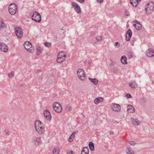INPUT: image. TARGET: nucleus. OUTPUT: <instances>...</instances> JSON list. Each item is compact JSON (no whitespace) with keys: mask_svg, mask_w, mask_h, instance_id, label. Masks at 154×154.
I'll return each mask as SVG.
<instances>
[{"mask_svg":"<svg viewBox=\"0 0 154 154\" xmlns=\"http://www.w3.org/2000/svg\"><path fill=\"white\" fill-rule=\"evenodd\" d=\"M154 9V3L153 2H149L146 5L145 10L147 14H150Z\"/></svg>","mask_w":154,"mask_h":154,"instance_id":"1","label":"nucleus"},{"mask_svg":"<svg viewBox=\"0 0 154 154\" xmlns=\"http://www.w3.org/2000/svg\"><path fill=\"white\" fill-rule=\"evenodd\" d=\"M25 49L27 50L30 52L32 53L34 52V47L32 46V44L28 41L25 42L23 45Z\"/></svg>","mask_w":154,"mask_h":154,"instance_id":"2","label":"nucleus"},{"mask_svg":"<svg viewBox=\"0 0 154 154\" xmlns=\"http://www.w3.org/2000/svg\"><path fill=\"white\" fill-rule=\"evenodd\" d=\"M53 107L54 110L57 112H60L62 110L61 104L57 102L54 103L53 105Z\"/></svg>","mask_w":154,"mask_h":154,"instance_id":"3","label":"nucleus"},{"mask_svg":"<svg viewBox=\"0 0 154 154\" xmlns=\"http://www.w3.org/2000/svg\"><path fill=\"white\" fill-rule=\"evenodd\" d=\"M17 7L15 4H11L9 6L8 10L9 13L12 15L15 14L17 11Z\"/></svg>","mask_w":154,"mask_h":154,"instance_id":"4","label":"nucleus"},{"mask_svg":"<svg viewBox=\"0 0 154 154\" xmlns=\"http://www.w3.org/2000/svg\"><path fill=\"white\" fill-rule=\"evenodd\" d=\"M77 74L79 78L82 81L85 80V76L84 71L82 69H78Z\"/></svg>","mask_w":154,"mask_h":154,"instance_id":"5","label":"nucleus"},{"mask_svg":"<svg viewBox=\"0 0 154 154\" xmlns=\"http://www.w3.org/2000/svg\"><path fill=\"white\" fill-rule=\"evenodd\" d=\"M32 19L35 21L40 22L41 20V16L37 12H34L32 16Z\"/></svg>","mask_w":154,"mask_h":154,"instance_id":"6","label":"nucleus"},{"mask_svg":"<svg viewBox=\"0 0 154 154\" xmlns=\"http://www.w3.org/2000/svg\"><path fill=\"white\" fill-rule=\"evenodd\" d=\"M15 32L16 35L19 38H22L23 32L22 29L19 27H17L15 28Z\"/></svg>","mask_w":154,"mask_h":154,"instance_id":"7","label":"nucleus"},{"mask_svg":"<svg viewBox=\"0 0 154 154\" xmlns=\"http://www.w3.org/2000/svg\"><path fill=\"white\" fill-rule=\"evenodd\" d=\"M71 5L72 7L74 8L75 11L78 13H81V9L79 5L76 2H72Z\"/></svg>","mask_w":154,"mask_h":154,"instance_id":"8","label":"nucleus"},{"mask_svg":"<svg viewBox=\"0 0 154 154\" xmlns=\"http://www.w3.org/2000/svg\"><path fill=\"white\" fill-rule=\"evenodd\" d=\"M0 49L2 51L7 52L8 51V48L6 44L2 43L0 44Z\"/></svg>","mask_w":154,"mask_h":154,"instance_id":"9","label":"nucleus"},{"mask_svg":"<svg viewBox=\"0 0 154 154\" xmlns=\"http://www.w3.org/2000/svg\"><path fill=\"white\" fill-rule=\"evenodd\" d=\"M63 55H61L60 53L58 54L57 61L58 63H61L64 61L65 59L66 55L63 54Z\"/></svg>","mask_w":154,"mask_h":154,"instance_id":"10","label":"nucleus"},{"mask_svg":"<svg viewBox=\"0 0 154 154\" xmlns=\"http://www.w3.org/2000/svg\"><path fill=\"white\" fill-rule=\"evenodd\" d=\"M32 140V142L34 143L35 145H38L42 143V141L40 138L35 137Z\"/></svg>","mask_w":154,"mask_h":154,"instance_id":"11","label":"nucleus"},{"mask_svg":"<svg viewBox=\"0 0 154 154\" xmlns=\"http://www.w3.org/2000/svg\"><path fill=\"white\" fill-rule=\"evenodd\" d=\"M34 125L35 129L43 127V123L39 120L36 121Z\"/></svg>","mask_w":154,"mask_h":154,"instance_id":"12","label":"nucleus"},{"mask_svg":"<svg viewBox=\"0 0 154 154\" xmlns=\"http://www.w3.org/2000/svg\"><path fill=\"white\" fill-rule=\"evenodd\" d=\"M112 109L113 111L118 112L120 111L121 109V106L118 104L114 103L112 107Z\"/></svg>","mask_w":154,"mask_h":154,"instance_id":"13","label":"nucleus"},{"mask_svg":"<svg viewBox=\"0 0 154 154\" xmlns=\"http://www.w3.org/2000/svg\"><path fill=\"white\" fill-rule=\"evenodd\" d=\"M132 35V31L130 29H129L126 34V40L127 41H129L130 40Z\"/></svg>","mask_w":154,"mask_h":154,"instance_id":"14","label":"nucleus"},{"mask_svg":"<svg viewBox=\"0 0 154 154\" xmlns=\"http://www.w3.org/2000/svg\"><path fill=\"white\" fill-rule=\"evenodd\" d=\"M44 116L48 120L51 119V116L50 112L48 110H46L44 111Z\"/></svg>","mask_w":154,"mask_h":154,"instance_id":"15","label":"nucleus"},{"mask_svg":"<svg viewBox=\"0 0 154 154\" xmlns=\"http://www.w3.org/2000/svg\"><path fill=\"white\" fill-rule=\"evenodd\" d=\"M146 55L148 57H152L154 56V51L152 49L148 50L146 53Z\"/></svg>","mask_w":154,"mask_h":154,"instance_id":"16","label":"nucleus"},{"mask_svg":"<svg viewBox=\"0 0 154 154\" xmlns=\"http://www.w3.org/2000/svg\"><path fill=\"white\" fill-rule=\"evenodd\" d=\"M134 23H136V24H134V26H135L136 29L138 30H140L141 29V25L140 23L139 22H138L137 20L134 21Z\"/></svg>","mask_w":154,"mask_h":154,"instance_id":"17","label":"nucleus"},{"mask_svg":"<svg viewBox=\"0 0 154 154\" xmlns=\"http://www.w3.org/2000/svg\"><path fill=\"white\" fill-rule=\"evenodd\" d=\"M141 0H130V3L132 5L135 7L137 6L139 2H140Z\"/></svg>","mask_w":154,"mask_h":154,"instance_id":"18","label":"nucleus"},{"mask_svg":"<svg viewBox=\"0 0 154 154\" xmlns=\"http://www.w3.org/2000/svg\"><path fill=\"white\" fill-rule=\"evenodd\" d=\"M127 110L128 112H133L135 111V109L131 105H128L127 107Z\"/></svg>","mask_w":154,"mask_h":154,"instance_id":"19","label":"nucleus"},{"mask_svg":"<svg viewBox=\"0 0 154 154\" xmlns=\"http://www.w3.org/2000/svg\"><path fill=\"white\" fill-rule=\"evenodd\" d=\"M37 133L40 134H43L45 132V128L43 127L40 128H38L35 129Z\"/></svg>","mask_w":154,"mask_h":154,"instance_id":"20","label":"nucleus"},{"mask_svg":"<svg viewBox=\"0 0 154 154\" xmlns=\"http://www.w3.org/2000/svg\"><path fill=\"white\" fill-rule=\"evenodd\" d=\"M103 101V98L102 97H98L95 99L94 100V102L96 104H98L99 102H102Z\"/></svg>","mask_w":154,"mask_h":154,"instance_id":"21","label":"nucleus"},{"mask_svg":"<svg viewBox=\"0 0 154 154\" xmlns=\"http://www.w3.org/2000/svg\"><path fill=\"white\" fill-rule=\"evenodd\" d=\"M89 150L88 147H84L81 152V154H88Z\"/></svg>","mask_w":154,"mask_h":154,"instance_id":"22","label":"nucleus"},{"mask_svg":"<svg viewBox=\"0 0 154 154\" xmlns=\"http://www.w3.org/2000/svg\"><path fill=\"white\" fill-rule=\"evenodd\" d=\"M88 79L94 85H97V84L98 80L97 79L95 78L91 79L89 77L88 78Z\"/></svg>","mask_w":154,"mask_h":154,"instance_id":"23","label":"nucleus"},{"mask_svg":"<svg viewBox=\"0 0 154 154\" xmlns=\"http://www.w3.org/2000/svg\"><path fill=\"white\" fill-rule=\"evenodd\" d=\"M126 60L127 58L125 56H123L121 57V61L122 64H126L127 63Z\"/></svg>","mask_w":154,"mask_h":154,"instance_id":"24","label":"nucleus"},{"mask_svg":"<svg viewBox=\"0 0 154 154\" xmlns=\"http://www.w3.org/2000/svg\"><path fill=\"white\" fill-rule=\"evenodd\" d=\"M126 154H134V151L130 148H127L126 149Z\"/></svg>","mask_w":154,"mask_h":154,"instance_id":"25","label":"nucleus"},{"mask_svg":"<svg viewBox=\"0 0 154 154\" xmlns=\"http://www.w3.org/2000/svg\"><path fill=\"white\" fill-rule=\"evenodd\" d=\"M88 145L90 150L92 151H94V143L91 142H90Z\"/></svg>","mask_w":154,"mask_h":154,"instance_id":"26","label":"nucleus"},{"mask_svg":"<svg viewBox=\"0 0 154 154\" xmlns=\"http://www.w3.org/2000/svg\"><path fill=\"white\" fill-rule=\"evenodd\" d=\"M131 120H132V123L133 124L136 125H138L140 123V122L137 119H134L132 118L131 119Z\"/></svg>","mask_w":154,"mask_h":154,"instance_id":"27","label":"nucleus"},{"mask_svg":"<svg viewBox=\"0 0 154 154\" xmlns=\"http://www.w3.org/2000/svg\"><path fill=\"white\" fill-rule=\"evenodd\" d=\"M129 86L132 88H135L137 87V84L134 82H132L129 83Z\"/></svg>","mask_w":154,"mask_h":154,"instance_id":"28","label":"nucleus"},{"mask_svg":"<svg viewBox=\"0 0 154 154\" xmlns=\"http://www.w3.org/2000/svg\"><path fill=\"white\" fill-rule=\"evenodd\" d=\"M37 51L36 53L38 55H39L41 53L42 51V48H41L40 47L38 46L36 47Z\"/></svg>","mask_w":154,"mask_h":154,"instance_id":"29","label":"nucleus"},{"mask_svg":"<svg viewBox=\"0 0 154 154\" xmlns=\"http://www.w3.org/2000/svg\"><path fill=\"white\" fill-rule=\"evenodd\" d=\"M6 26V24L3 22L2 20H0V29L5 27Z\"/></svg>","mask_w":154,"mask_h":154,"instance_id":"30","label":"nucleus"},{"mask_svg":"<svg viewBox=\"0 0 154 154\" xmlns=\"http://www.w3.org/2000/svg\"><path fill=\"white\" fill-rule=\"evenodd\" d=\"M53 153H59V149L58 148H55L53 150Z\"/></svg>","mask_w":154,"mask_h":154,"instance_id":"31","label":"nucleus"},{"mask_svg":"<svg viewBox=\"0 0 154 154\" xmlns=\"http://www.w3.org/2000/svg\"><path fill=\"white\" fill-rule=\"evenodd\" d=\"M72 109V107L70 105L67 106L66 108V110L67 111L69 112Z\"/></svg>","mask_w":154,"mask_h":154,"instance_id":"32","label":"nucleus"},{"mask_svg":"<svg viewBox=\"0 0 154 154\" xmlns=\"http://www.w3.org/2000/svg\"><path fill=\"white\" fill-rule=\"evenodd\" d=\"M128 142L131 146H134L136 144L135 142L134 141H131V140H128Z\"/></svg>","mask_w":154,"mask_h":154,"instance_id":"33","label":"nucleus"},{"mask_svg":"<svg viewBox=\"0 0 154 154\" xmlns=\"http://www.w3.org/2000/svg\"><path fill=\"white\" fill-rule=\"evenodd\" d=\"M136 38H132L131 42V44L132 46L134 45V42L136 41Z\"/></svg>","mask_w":154,"mask_h":154,"instance_id":"34","label":"nucleus"},{"mask_svg":"<svg viewBox=\"0 0 154 154\" xmlns=\"http://www.w3.org/2000/svg\"><path fill=\"white\" fill-rule=\"evenodd\" d=\"M14 72L13 71H11L10 73H8V76L10 78H11L14 76Z\"/></svg>","mask_w":154,"mask_h":154,"instance_id":"35","label":"nucleus"},{"mask_svg":"<svg viewBox=\"0 0 154 154\" xmlns=\"http://www.w3.org/2000/svg\"><path fill=\"white\" fill-rule=\"evenodd\" d=\"M44 45H45L46 47H49L50 46H51V43L48 42H46L44 43Z\"/></svg>","mask_w":154,"mask_h":154,"instance_id":"36","label":"nucleus"},{"mask_svg":"<svg viewBox=\"0 0 154 154\" xmlns=\"http://www.w3.org/2000/svg\"><path fill=\"white\" fill-rule=\"evenodd\" d=\"M60 34H57L56 36L54 37V39H55V40H56L57 38H59V39H61L62 38L60 37Z\"/></svg>","mask_w":154,"mask_h":154,"instance_id":"37","label":"nucleus"},{"mask_svg":"<svg viewBox=\"0 0 154 154\" xmlns=\"http://www.w3.org/2000/svg\"><path fill=\"white\" fill-rule=\"evenodd\" d=\"M133 54L132 52H129L128 53V56L129 58H131L133 57Z\"/></svg>","mask_w":154,"mask_h":154,"instance_id":"38","label":"nucleus"},{"mask_svg":"<svg viewBox=\"0 0 154 154\" xmlns=\"http://www.w3.org/2000/svg\"><path fill=\"white\" fill-rule=\"evenodd\" d=\"M96 38L97 41H100L102 40V38L100 36H98L97 37H96Z\"/></svg>","mask_w":154,"mask_h":154,"instance_id":"39","label":"nucleus"},{"mask_svg":"<svg viewBox=\"0 0 154 154\" xmlns=\"http://www.w3.org/2000/svg\"><path fill=\"white\" fill-rule=\"evenodd\" d=\"M4 131L6 135L8 136L10 134V132L8 129L5 130Z\"/></svg>","mask_w":154,"mask_h":154,"instance_id":"40","label":"nucleus"},{"mask_svg":"<svg viewBox=\"0 0 154 154\" xmlns=\"http://www.w3.org/2000/svg\"><path fill=\"white\" fill-rule=\"evenodd\" d=\"M67 154H75V153L72 150H68Z\"/></svg>","mask_w":154,"mask_h":154,"instance_id":"41","label":"nucleus"},{"mask_svg":"<svg viewBox=\"0 0 154 154\" xmlns=\"http://www.w3.org/2000/svg\"><path fill=\"white\" fill-rule=\"evenodd\" d=\"M125 96L127 97L128 98H131V95L129 94H127L125 95Z\"/></svg>","mask_w":154,"mask_h":154,"instance_id":"42","label":"nucleus"},{"mask_svg":"<svg viewBox=\"0 0 154 154\" xmlns=\"http://www.w3.org/2000/svg\"><path fill=\"white\" fill-rule=\"evenodd\" d=\"M115 46L119 47V43L118 42H116L114 44Z\"/></svg>","mask_w":154,"mask_h":154,"instance_id":"43","label":"nucleus"},{"mask_svg":"<svg viewBox=\"0 0 154 154\" xmlns=\"http://www.w3.org/2000/svg\"><path fill=\"white\" fill-rule=\"evenodd\" d=\"M146 99L143 98L141 99V101L142 103H144L146 101Z\"/></svg>","mask_w":154,"mask_h":154,"instance_id":"44","label":"nucleus"},{"mask_svg":"<svg viewBox=\"0 0 154 154\" xmlns=\"http://www.w3.org/2000/svg\"><path fill=\"white\" fill-rule=\"evenodd\" d=\"M77 133L76 132H73V133L70 136H71V137H72L73 138L75 137V133Z\"/></svg>","mask_w":154,"mask_h":154,"instance_id":"45","label":"nucleus"},{"mask_svg":"<svg viewBox=\"0 0 154 154\" xmlns=\"http://www.w3.org/2000/svg\"><path fill=\"white\" fill-rule=\"evenodd\" d=\"M125 14L127 16H128L129 15V12L127 10H126L125 12Z\"/></svg>","mask_w":154,"mask_h":154,"instance_id":"46","label":"nucleus"},{"mask_svg":"<svg viewBox=\"0 0 154 154\" xmlns=\"http://www.w3.org/2000/svg\"><path fill=\"white\" fill-rule=\"evenodd\" d=\"M78 2L81 3H83L85 2V0H76Z\"/></svg>","mask_w":154,"mask_h":154,"instance_id":"47","label":"nucleus"},{"mask_svg":"<svg viewBox=\"0 0 154 154\" xmlns=\"http://www.w3.org/2000/svg\"><path fill=\"white\" fill-rule=\"evenodd\" d=\"M72 138V137H71V136H70V137L69 138V142H71L72 141L73 138Z\"/></svg>","mask_w":154,"mask_h":154,"instance_id":"48","label":"nucleus"},{"mask_svg":"<svg viewBox=\"0 0 154 154\" xmlns=\"http://www.w3.org/2000/svg\"><path fill=\"white\" fill-rule=\"evenodd\" d=\"M97 2L99 3H101L103 2V0H97Z\"/></svg>","mask_w":154,"mask_h":154,"instance_id":"49","label":"nucleus"},{"mask_svg":"<svg viewBox=\"0 0 154 154\" xmlns=\"http://www.w3.org/2000/svg\"><path fill=\"white\" fill-rule=\"evenodd\" d=\"M110 134H111V135H112V134H113V132L112 131H111L109 133Z\"/></svg>","mask_w":154,"mask_h":154,"instance_id":"50","label":"nucleus"},{"mask_svg":"<svg viewBox=\"0 0 154 154\" xmlns=\"http://www.w3.org/2000/svg\"><path fill=\"white\" fill-rule=\"evenodd\" d=\"M59 154V153H54V154Z\"/></svg>","mask_w":154,"mask_h":154,"instance_id":"51","label":"nucleus"},{"mask_svg":"<svg viewBox=\"0 0 154 154\" xmlns=\"http://www.w3.org/2000/svg\"><path fill=\"white\" fill-rule=\"evenodd\" d=\"M62 54V53H61V54H61V55H62L61 54Z\"/></svg>","mask_w":154,"mask_h":154,"instance_id":"52","label":"nucleus"},{"mask_svg":"<svg viewBox=\"0 0 154 154\" xmlns=\"http://www.w3.org/2000/svg\"><path fill=\"white\" fill-rule=\"evenodd\" d=\"M62 54V53H61V54H61V55H62L61 54Z\"/></svg>","mask_w":154,"mask_h":154,"instance_id":"53","label":"nucleus"},{"mask_svg":"<svg viewBox=\"0 0 154 154\" xmlns=\"http://www.w3.org/2000/svg\"><path fill=\"white\" fill-rule=\"evenodd\" d=\"M94 33L93 32V35H94Z\"/></svg>","mask_w":154,"mask_h":154,"instance_id":"54","label":"nucleus"}]
</instances>
